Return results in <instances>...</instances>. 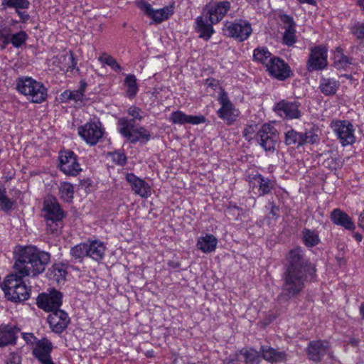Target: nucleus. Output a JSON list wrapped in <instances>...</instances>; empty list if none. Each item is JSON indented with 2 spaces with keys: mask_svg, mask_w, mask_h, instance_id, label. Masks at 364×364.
Returning a JSON list of instances; mask_svg holds the SVG:
<instances>
[{
  "mask_svg": "<svg viewBox=\"0 0 364 364\" xmlns=\"http://www.w3.org/2000/svg\"><path fill=\"white\" fill-rule=\"evenodd\" d=\"M350 64V62L349 58L344 55H341L340 58L335 61V65L338 68H345Z\"/></svg>",
  "mask_w": 364,
  "mask_h": 364,
  "instance_id": "nucleus-50",
  "label": "nucleus"
},
{
  "mask_svg": "<svg viewBox=\"0 0 364 364\" xmlns=\"http://www.w3.org/2000/svg\"><path fill=\"white\" fill-rule=\"evenodd\" d=\"M141 109L136 107V106H132L128 109V113L129 115L132 117V119L136 120H141L142 119L143 117L141 114Z\"/></svg>",
  "mask_w": 364,
  "mask_h": 364,
  "instance_id": "nucleus-49",
  "label": "nucleus"
},
{
  "mask_svg": "<svg viewBox=\"0 0 364 364\" xmlns=\"http://www.w3.org/2000/svg\"><path fill=\"white\" fill-rule=\"evenodd\" d=\"M287 261L282 275V292L277 297L279 302H287L297 296L305 287L307 274L313 276L316 272L314 267L304 257L300 247L289 252Z\"/></svg>",
  "mask_w": 364,
  "mask_h": 364,
  "instance_id": "nucleus-2",
  "label": "nucleus"
},
{
  "mask_svg": "<svg viewBox=\"0 0 364 364\" xmlns=\"http://www.w3.org/2000/svg\"><path fill=\"white\" fill-rule=\"evenodd\" d=\"M70 255L75 259L82 261L85 257H87V243H80L70 249Z\"/></svg>",
  "mask_w": 364,
  "mask_h": 364,
  "instance_id": "nucleus-36",
  "label": "nucleus"
},
{
  "mask_svg": "<svg viewBox=\"0 0 364 364\" xmlns=\"http://www.w3.org/2000/svg\"><path fill=\"white\" fill-rule=\"evenodd\" d=\"M303 233V241L306 247H312L317 245L320 239L318 233L315 230L304 229Z\"/></svg>",
  "mask_w": 364,
  "mask_h": 364,
  "instance_id": "nucleus-34",
  "label": "nucleus"
},
{
  "mask_svg": "<svg viewBox=\"0 0 364 364\" xmlns=\"http://www.w3.org/2000/svg\"><path fill=\"white\" fill-rule=\"evenodd\" d=\"M254 186L258 187L259 196H263L271 193L274 188V182L262 175L257 173L252 177Z\"/></svg>",
  "mask_w": 364,
  "mask_h": 364,
  "instance_id": "nucleus-26",
  "label": "nucleus"
},
{
  "mask_svg": "<svg viewBox=\"0 0 364 364\" xmlns=\"http://www.w3.org/2000/svg\"><path fill=\"white\" fill-rule=\"evenodd\" d=\"M132 191L141 197L147 198L151 194V187L144 180L137 178L133 173H128L126 177Z\"/></svg>",
  "mask_w": 364,
  "mask_h": 364,
  "instance_id": "nucleus-22",
  "label": "nucleus"
},
{
  "mask_svg": "<svg viewBox=\"0 0 364 364\" xmlns=\"http://www.w3.org/2000/svg\"><path fill=\"white\" fill-rule=\"evenodd\" d=\"M105 247L101 242L94 240L87 243V257L96 261L101 260L105 255Z\"/></svg>",
  "mask_w": 364,
  "mask_h": 364,
  "instance_id": "nucleus-29",
  "label": "nucleus"
},
{
  "mask_svg": "<svg viewBox=\"0 0 364 364\" xmlns=\"http://www.w3.org/2000/svg\"><path fill=\"white\" fill-rule=\"evenodd\" d=\"M131 134L134 135L138 139V141H141V142L146 143L150 139V134L149 132L143 127H140L136 128V130H134V132Z\"/></svg>",
  "mask_w": 364,
  "mask_h": 364,
  "instance_id": "nucleus-44",
  "label": "nucleus"
},
{
  "mask_svg": "<svg viewBox=\"0 0 364 364\" xmlns=\"http://www.w3.org/2000/svg\"><path fill=\"white\" fill-rule=\"evenodd\" d=\"M300 4H308L310 5H316V0H297Z\"/></svg>",
  "mask_w": 364,
  "mask_h": 364,
  "instance_id": "nucleus-57",
  "label": "nucleus"
},
{
  "mask_svg": "<svg viewBox=\"0 0 364 364\" xmlns=\"http://www.w3.org/2000/svg\"><path fill=\"white\" fill-rule=\"evenodd\" d=\"M255 139L265 151H273L279 140V133L274 127L264 124L257 132Z\"/></svg>",
  "mask_w": 364,
  "mask_h": 364,
  "instance_id": "nucleus-5",
  "label": "nucleus"
},
{
  "mask_svg": "<svg viewBox=\"0 0 364 364\" xmlns=\"http://www.w3.org/2000/svg\"><path fill=\"white\" fill-rule=\"evenodd\" d=\"M218 240L213 235H206L205 237L199 238L197 242V247L203 252H213L217 245Z\"/></svg>",
  "mask_w": 364,
  "mask_h": 364,
  "instance_id": "nucleus-30",
  "label": "nucleus"
},
{
  "mask_svg": "<svg viewBox=\"0 0 364 364\" xmlns=\"http://www.w3.org/2000/svg\"><path fill=\"white\" fill-rule=\"evenodd\" d=\"M332 127L343 146L352 144L355 141L353 125L347 121L332 123Z\"/></svg>",
  "mask_w": 364,
  "mask_h": 364,
  "instance_id": "nucleus-16",
  "label": "nucleus"
},
{
  "mask_svg": "<svg viewBox=\"0 0 364 364\" xmlns=\"http://www.w3.org/2000/svg\"><path fill=\"white\" fill-rule=\"evenodd\" d=\"M196 31L199 33V38L208 41L214 33L213 24L208 17L202 12V14L196 20Z\"/></svg>",
  "mask_w": 364,
  "mask_h": 364,
  "instance_id": "nucleus-20",
  "label": "nucleus"
},
{
  "mask_svg": "<svg viewBox=\"0 0 364 364\" xmlns=\"http://www.w3.org/2000/svg\"><path fill=\"white\" fill-rule=\"evenodd\" d=\"M80 89L78 90V91H81V92L84 95V92L85 91V87L87 86V83L84 81H81L80 82Z\"/></svg>",
  "mask_w": 364,
  "mask_h": 364,
  "instance_id": "nucleus-59",
  "label": "nucleus"
},
{
  "mask_svg": "<svg viewBox=\"0 0 364 364\" xmlns=\"http://www.w3.org/2000/svg\"><path fill=\"white\" fill-rule=\"evenodd\" d=\"M52 350V343L48 339L43 338L36 342V346L33 350V355L41 362L51 358Z\"/></svg>",
  "mask_w": 364,
  "mask_h": 364,
  "instance_id": "nucleus-24",
  "label": "nucleus"
},
{
  "mask_svg": "<svg viewBox=\"0 0 364 364\" xmlns=\"http://www.w3.org/2000/svg\"><path fill=\"white\" fill-rule=\"evenodd\" d=\"M230 9V3L227 1H218L207 5L203 11L212 23L220 22Z\"/></svg>",
  "mask_w": 364,
  "mask_h": 364,
  "instance_id": "nucleus-13",
  "label": "nucleus"
},
{
  "mask_svg": "<svg viewBox=\"0 0 364 364\" xmlns=\"http://www.w3.org/2000/svg\"><path fill=\"white\" fill-rule=\"evenodd\" d=\"M12 201L6 196L5 188L0 187V209L8 211L12 208Z\"/></svg>",
  "mask_w": 364,
  "mask_h": 364,
  "instance_id": "nucleus-43",
  "label": "nucleus"
},
{
  "mask_svg": "<svg viewBox=\"0 0 364 364\" xmlns=\"http://www.w3.org/2000/svg\"><path fill=\"white\" fill-rule=\"evenodd\" d=\"M59 168L66 175L76 176L81 171L77 162L76 154L70 150L61 151L59 153Z\"/></svg>",
  "mask_w": 364,
  "mask_h": 364,
  "instance_id": "nucleus-7",
  "label": "nucleus"
},
{
  "mask_svg": "<svg viewBox=\"0 0 364 364\" xmlns=\"http://www.w3.org/2000/svg\"><path fill=\"white\" fill-rule=\"evenodd\" d=\"M41 364H55L53 361L52 360V358H48L47 360H43V361L40 362Z\"/></svg>",
  "mask_w": 364,
  "mask_h": 364,
  "instance_id": "nucleus-63",
  "label": "nucleus"
},
{
  "mask_svg": "<svg viewBox=\"0 0 364 364\" xmlns=\"http://www.w3.org/2000/svg\"><path fill=\"white\" fill-rule=\"evenodd\" d=\"M170 121H171L173 124H198L200 123H204L206 121V119L204 116H193V115H187L181 111H176L172 112L170 117Z\"/></svg>",
  "mask_w": 364,
  "mask_h": 364,
  "instance_id": "nucleus-23",
  "label": "nucleus"
},
{
  "mask_svg": "<svg viewBox=\"0 0 364 364\" xmlns=\"http://www.w3.org/2000/svg\"><path fill=\"white\" fill-rule=\"evenodd\" d=\"M279 212V207H277V206H276L274 205H272V208H271V211H270V213L272 215V216L276 218H278Z\"/></svg>",
  "mask_w": 364,
  "mask_h": 364,
  "instance_id": "nucleus-56",
  "label": "nucleus"
},
{
  "mask_svg": "<svg viewBox=\"0 0 364 364\" xmlns=\"http://www.w3.org/2000/svg\"><path fill=\"white\" fill-rule=\"evenodd\" d=\"M223 30L228 36L234 38L240 42L247 39L252 32L251 24L242 20L237 22L227 21Z\"/></svg>",
  "mask_w": 364,
  "mask_h": 364,
  "instance_id": "nucleus-6",
  "label": "nucleus"
},
{
  "mask_svg": "<svg viewBox=\"0 0 364 364\" xmlns=\"http://www.w3.org/2000/svg\"><path fill=\"white\" fill-rule=\"evenodd\" d=\"M306 352L309 359L318 363L324 355L331 353V346L329 343L325 340L312 341L309 342Z\"/></svg>",
  "mask_w": 364,
  "mask_h": 364,
  "instance_id": "nucleus-12",
  "label": "nucleus"
},
{
  "mask_svg": "<svg viewBox=\"0 0 364 364\" xmlns=\"http://www.w3.org/2000/svg\"><path fill=\"white\" fill-rule=\"evenodd\" d=\"M83 97V94L81 91L73 90L71 91L70 94V100H73L75 102L82 101Z\"/></svg>",
  "mask_w": 364,
  "mask_h": 364,
  "instance_id": "nucleus-52",
  "label": "nucleus"
},
{
  "mask_svg": "<svg viewBox=\"0 0 364 364\" xmlns=\"http://www.w3.org/2000/svg\"><path fill=\"white\" fill-rule=\"evenodd\" d=\"M50 259L48 252L40 251L32 246L22 247L14 265L15 273L9 274L2 284L6 299L14 302L27 300L31 289L23 278L29 275L36 277L43 272Z\"/></svg>",
  "mask_w": 364,
  "mask_h": 364,
  "instance_id": "nucleus-1",
  "label": "nucleus"
},
{
  "mask_svg": "<svg viewBox=\"0 0 364 364\" xmlns=\"http://www.w3.org/2000/svg\"><path fill=\"white\" fill-rule=\"evenodd\" d=\"M285 143L287 145H295L298 146L304 145L302 133L294 129H291L285 134Z\"/></svg>",
  "mask_w": 364,
  "mask_h": 364,
  "instance_id": "nucleus-35",
  "label": "nucleus"
},
{
  "mask_svg": "<svg viewBox=\"0 0 364 364\" xmlns=\"http://www.w3.org/2000/svg\"><path fill=\"white\" fill-rule=\"evenodd\" d=\"M43 210L46 219V225L50 232L57 233L62 227V219L65 217V213L61 209L57 200L53 197H48L44 200Z\"/></svg>",
  "mask_w": 364,
  "mask_h": 364,
  "instance_id": "nucleus-4",
  "label": "nucleus"
},
{
  "mask_svg": "<svg viewBox=\"0 0 364 364\" xmlns=\"http://www.w3.org/2000/svg\"><path fill=\"white\" fill-rule=\"evenodd\" d=\"M207 83H208V85L209 86H214V85H215L217 84V82H216V80H214V79H211V80L208 79V80H207Z\"/></svg>",
  "mask_w": 364,
  "mask_h": 364,
  "instance_id": "nucleus-62",
  "label": "nucleus"
},
{
  "mask_svg": "<svg viewBox=\"0 0 364 364\" xmlns=\"http://www.w3.org/2000/svg\"><path fill=\"white\" fill-rule=\"evenodd\" d=\"M267 70L272 76L279 80H284L291 75L289 66L277 57L269 58L267 63Z\"/></svg>",
  "mask_w": 364,
  "mask_h": 364,
  "instance_id": "nucleus-15",
  "label": "nucleus"
},
{
  "mask_svg": "<svg viewBox=\"0 0 364 364\" xmlns=\"http://www.w3.org/2000/svg\"><path fill=\"white\" fill-rule=\"evenodd\" d=\"M280 21L284 24L285 31L282 37L283 44L291 46L296 42V23L292 17L289 15L281 14L279 15Z\"/></svg>",
  "mask_w": 364,
  "mask_h": 364,
  "instance_id": "nucleus-18",
  "label": "nucleus"
},
{
  "mask_svg": "<svg viewBox=\"0 0 364 364\" xmlns=\"http://www.w3.org/2000/svg\"><path fill=\"white\" fill-rule=\"evenodd\" d=\"M301 103L296 100L289 101L282 100L278 102L274 110L282 117L294 119L301 117Z\"/></svg>",
  "mask_w": 364,
  "mask_h": 364,
  "instance_id": "nucleus-10",
  "label": "nucleus"
},
{
  "mask_svg": "<svg viewBox=\"0 0 364 364\" xmlns=\"http://www.w3.org/2000/svg\"><path fill=\"white\" fill-rule=\"evenodd\" d=\"M260 352L262 357L270 363L282 362L287 358L284 351H279L272 347L261 346Z\"/></svg>",
  "mask_w": 364,
  "mask_h": 364,
  "instance_id": "nucleus-28",
  "label": "nucleus"
},
{
  "mask_svg": "<svg viewBox=\"0 0 364 364\" xmlns=\"http://www.w3.org/2000/svg\"><path fill=\"white\" fill-rule=\"evenodd\" d=\"M125 84L127 86V95L133 97L138 92V85L136 84V78L134 75H128L125 78Z\"/></svg>",
  "mask_w": 364,
  "mask_h": 364,
  "instance_id": "nucleus-39",
  "label": "nucleus"
},
{
  "mask_svg": "<svg viewBox=\"0 0 364 364\" xmlns=\"http://www.w3.org/2000/svg\"><path fill=\"white\" fill-rule=\"evenodd\" d=\"M16 89L33 103H41L48 96L47 89L43 84L30 77H19L16 82Z\"/></svg>",
  "mask_w": 364,
  "mask_h": 364,
  "instance_id": "nucleus-3",
  "label": "nucleus"
},
{
  "mask_svg": "<svg viewBox=\"0 0 364 364\" xmlns=\"http://www.w3.org/2000/svg\"><path fill=\"white\" fill-rule=\"evenodd\" d=\"M339 86L340 83L338 81L322 77L321 79L319 89L323 95L328 96L335 95Z\"/></svg>",
  "mask_w": 364,
  "mask_h": 364,
  "instance_id": "nucleus-31",
  "label": "nucleus"
},
{
  "mask_svg": "<svg viewBox=\"0 0 364 364\" xmlns=\"http://www.w3.org/2000/svg\"><path fill=\"white\" fill-rule=\"evenodd\" d=\"M360 314L362 315L363 318L364 319V302L360 304Z\"/></svg>",
  "mask_w": 364,
  "mask_h": 364,
  "instance_id": "nucleus-64",
  "label": "nucleus"
},
{
  "mask_svg": "<svg viewBox=\"0 0 364 364\" xmlns=\"http://www.w3.org/2000/svg\"><path fill=\"white\" fill-rule=\"evenodd\" d=\"M173 14V6H165L161 9H154L150 18H151L154 22L160 23L162 21L167 20Z\"/></svg>",
  "mask_w": 364,
  "mask_h": 364,
  "instance_id": "nucleus-32",
  "label": "nucleus"
},
{
  "mask_svg": "<svg viewBox=\"0 0 364 364\" xmlns=\"http://www.w3.org/2000/svg\"><path fill=\"white\" fill-rule=\"evenodd\" d=\"M137 6L143 11L146 16L150 17L153 13L154 9L151 5L146 1L141 0L137 4Z\"/></svg>",
  "mask_w": 364,
  "mask_h": 364,
  "instance_id": "nucleus-47",
  "label": "nucleus"
},
{
  "mask_svg": "<svg viewBox=\"0 0 364 364\" xmlns=\"http://www.w3.org/2000/svg\"><path fill=\"white\" fill-rule=\"evenodd\" d=\"M99 60L109 65L115 71L119 72L122 70L121 66L116 61V60L111 55H107V53H103L102 55H101L99 57Z\"/></svg>",
  "mask_w": 364,
  "mask_h": 364,
  "instance_id": "nucleus-42",
  "label": "nucleus"
},
{
  "mask_svg": "<svg viewBox=\"0 0 364 364\" xmlns=\"http://www.w3.org/2000/svg\"><path fill=\"white\" fill-rule=\"evenodd\" d=\"M16 13L18 14V16L20 17L21 21H22L23 23L26 22L30 18L29 14L25 11H21L19 10H16Z\"/></svg>",
  "mask_w": 364,
  "mask_h": 364,
  "instance_id": "nucleus-53",
  "label": "nucleus"
},
{
  "mask_svg": "<svg viewBox=\"0 0 364 364\" xmlns=\"http://www.w3.org/2000/svg\"><path fill=\"white\" fill-rule=\"evenodd\" d=\"M352 33L358 39H364V24L357 23L351 28Z\"/></svg>",
  "mask_w": 364,
  "mask_h": 364,
  "instance_id": "nucleus-46",
  "label": "nucleus"
},
{
  "mask_svg": "<svg viewBox=\"0 0 364 364\" xmlns=\"http://www.w3.org/2000/svg\"><path fill=\"white\" fill-rule=\"evenodd\" d=\"M28 38V34L23 31H20L15 34H10L8 31L0 30V41H2L4 44L2 48H4L9 43L15 48H19L26 43Z\"/></svg>",
  "mask_w": 364,
  "mask_h": 364,
  "instance_id": "nucleus-21",
  "label": "nucleus"
},
{
  "mask_svg": "<svg viewBox=\"0 0 364 364\" xmlns=\"http://www.w3.org/2000/svg\"><path fill=\"white\" fill-rule=\"evenodd\" d=\"M70 90H65L61 94L62 100L65 102H68L70 100Z\"/></svg>",
  "mask_w": 364,
  "mask_h": 364,
  "instance_id": "nucleus-55",
  "label": "nucleus"
},
{
  "mask_svg": "<svg viewBox=\"0 0 364 364\" xmlns=\"http://www.w3.org/2000/svg\"><path fill=\"white\" fill-rule=\"evenodd\" d=\"M112 156L113 161L119 166H124L127 163V156L124 153L115 151Z\"/></svg>",
  "mask_w": 364,
  "mask_h": 364,
  "instance_id": "nucleus-48",
  "label": "nucleus"
},
{
  "mask_svg": "<svg viewBox=\"0 0 364 364\" xmlns=\"http://www.w3.org/2000/svg\"><path fill=\"white\" fill-rule=\"evenodd\" d=\"M240 353L245 357L246 364H259L261 360V352L252 348L242 349Z\"/></svg>",
  "mask_w": 364,
  "mask_h": 364,
  "instance_id": "nucleus-33",
  "label": "nucleus"
},
{
  "mask_svg": "<svg viewBox=\"0 0 364 364\" xmlns=\"http://www.w3.org/2000/svg\"><path fill=\"white\" fill-rule=\"evenodd\" d=\"M78 134L90 145L96 144L103 134L100 123L96 122H87L84 126L80 127Z\"/></svg>",
  "mask_w": 364,
  "mask_h": 364,
  "instance_id": "nucleus-14",
  "label": "nucleus"
},
{
  "mask_svg": "<svg viewBox=\"0 0 364 364\" xmlns=\"http://www.w3.org/2000/svg\"><path fill=\"white\" fill-rule=\"evenodd\" d=\"M62 298L61 292L53 289L50 293L39 294L37 298V305L40 309L52 313L59 309L62 304Z\"/></svg>",
  "mask_w": 364,
  "mask_h": 364,
  "instance_id": "nucleus-8",
  "label": "nucleus"
},
{
  "mask_svg": "<svg viewBox=\"0 0 364 364\" xmlns=\"http://www.w3.org/2000/svg\"><path fill=\"white\" fill-rule=\"evenodd\" d=\"M353 237H354L355 240L358 242H361V240L363 239L362 235L358 232L354 233Z\"/></svg>",
  "mask_w": 364,
  "mask_h": 364,
  "instance_id": "nucleus-60",
  "label": "nucleus"
},
{
  "mask_svg": "<svg viewBox=\"0 0 364 364\" xmlns=\"http://www.w3.org/2000/svg\"><path fill=\"white\" fill-rule=\"evenodd\" d=\"M331 220L337 225L343 227L347 230H354L355 225L349 215L341 209H334L331 213Z\"/></svg>",
  "mask_w": 364,
  "mask_h": 364,
  "instance_id": "nucleus-25",
  "label": "nucleus"
},
{
  "mask_svg": "<svg viewBox=\"0 0 364 364\" xmlns=\"http://www.w3.org/2000/svg\"><path fill=\"white\" fill-rule=\"evenodd\" d=\"M2 5H6L9 7L15 8L16 11L21 9H28L30 6V2L28 0H4Z\"/></svg>",
  "mask_w": 364,
  "mask_h": 364,
  "instance_id": "nucleus-41",
  "label": "nucleus"
},
{
  "mask_svg": "<svg viewBox=\"0 0 364 364\" xmlns=\"http://www.w3.org/2000/svg\"><path fill=\"white\" fill-rule=\"evenodd\" d=\"M135 120L127 119L126 118H120L118 120V124L119 126V132L127 139L131 143H136L138 141V139L134 135L131 134L136 130L134 125Z\"/></svg>",
  "mask_w": 364,
  "mask_h": 364,
  "instance_id": "nucleus-27",
  "label": "nucleus"
},
{
  "mask_svg": "<svg viewBox=\"0 0 364 364\" xmlns=\"http://www.w3.org/2000/svg\"><path fill=\"white\" fill-rule=\"evenodd\" d=\"M218 101L221 107L218 111V117L225 120L229 125L232 124L237 119V114L235 113L236 110L234 105L228 98L227 92L222 90Z\"/></svg>",
  "mask_w": 364,
  "mask_h": 364,
  "instance_id": "nucleus-11",
  "label": "nucleus"
},
{
  "mask_svg": "<svg viewBox=\"0 0 364 364\" xmlns=\"http://www.w3.org/2000/svg\"><path fill=\"white\" fill-rule=\"evenodd\" d=\"M271 56V53L268 51L267 49L264 48H258L255 49L253 53V58L255 61L259 62L262 64L268 63L269 58Z\"/></svg>",
  "mask_w": 364,
  "mask_h": 364,
  "instance_id": "nucleus-40",
  "label": "nucleus"
},
{
  "mask_svg": "<svg viewBox=\"0 0 364 364\" xmlns=\"http://www.w3.org/2000/svg\"><path fill=\"white\" fill-rule=\"evenodd\" d=\"M20 328L15 325L1 324L0 326V348L9 345H15L17 340V333Z\"/></svg>",
  "mask_w": 364,
  "mask_h": 364,
  "instance_id": "nucleus-19",
  "label": "nucleus"
},
{
  "mask_svg": "<svg viewBox=\"0 0 364 364\" xmlns=\"http://www.w3.org/2000/svg\"><path fill=\"white\" fill-rule=\"evenodd\" d=\"M70 60L72 62V67L75 68L76 64H77V63H76V61L75 60V58H74V55H73V53L72 51L70 52ZM70 68H71V66H70Z\"/></svg>",
  "mask_w": 364,
  "mask_h": 364,
  "instance_id": "nucleus-58",
  "label": "nucleus"
},
{
  "mask_svg": "<svg viewBox=\"0 0 364 364\" xmlns=\"http://www.w3.org/2000/svg\"><path fill=\"white\" fill-rule=\"evenodd\" d=\"M327 64V49L321 46L312 48L306 63L307 70H321L324 69Z\"/></svg>",
  "mask_w": 364,
  "mask_h": 364,
  "instance_id": "nucleus-9",
  "label": "nucleus"
},
{
  "mask_svg": "<svg viewBox=\"0 0 364 364\" xmlns=\"http://www.w3.org/2000/svg\"><path fill=\"white\" fill-rule=\"evenodd\" d=\"M359 224L360 225H364V210L360 214Z\"/></svg>",
  "mask_w": 364,
  "mask_h": 364,
  "instance_id": "nucleus-61",
  "label": "nucleus"
},
{
  "mask_svg": "<svg viewBox=\"0 0 364 364\" xmlns=\"http://www.w3.org/2000/svg\"><path fill=\"white\" fill-rule=\"evenodd\" d=\"M73 186L69 183H63L60 184L59 192L60 197L66 202H70L73 198Z\"/></svg>",
  "mask_w": 364,
  "mask_h": 364,
  "instance_id": "nucleus-38",
  "label": "nucleus"
},
{
  "mask_svg": "<svg viewBox=\"0 0 364 364\" xmlns=\"http://www.w3.org/2000/svg\"><path fill=\"white\" fill-rule=\"evenodd\" d=\"M22 337L27 343H32L31 339H36V338L33 336V333H23Z\"/></svg>",
  "mask_w": 364,
  "mask_h": 364,
  "instance_id": "nucleus-54",
  "label": "nucleus"
},
{
  "mask_svg": "<svg viewBox=\"0 0 364 364\" xmlns=\"http://www.w3.org/2000/svg\"><path fill=\"white\" fill-rule=\"evenodd\" d=\"M48 321L53 332L61 333L68 328L70 318L65 311L58 309L48 315Z\"/></svg>",
  "mask_w": 364,
  "mask_h": 364,
  "instance_id": "nucleus-17",
  "label": "nucleus"
},
{
  "mask_svg": "<svg viewBox=\"0 0 364 364\" xmlns=\"http://www.w3.org/2000/svg\"><path fill=\"white\" fill-rule=\"evenodd\" d=\"M323 165L330 169H336L342 166L339 159L337 158H327L323 162Z\"/></svg>",
  "mask_w": 364,
  "mask_h": 364,
  "instance_id": "nucleus-45",
  "label": "nucleus"
},
{
  "mask_svg": "<svg viewBox=\"0 0 364 364\" xmlns=\"http://www.w3.org/2000/svg\"><path fill=\"white\" fill-rule=\"evenodd\" d=\"M21 356L15 353H11L7 359L6 364H21Z\"/></svg>",
  "mask_w": 364,
  "mask_h": 364,
  "instance_id": "nucleus-51",
  "label": "nucleus"
},
{
  "mask_svg": "<svg viewBox=\"0 0 364 364\" xmlns=\"http://www.w3.org/2000/svg\"><path fill=\"white\" fill-rule=\"evenodd\" d=\"M318 129L312 127L309 130H306L304 133H302L304 145L306 144H314L319 141L318 136Z\"/></svg>",
  "mask_w": 364,
  "mask_h": 364,
  "instance_id": "nucleus-37",
  "label": "nucleus"
}]
</instances>
